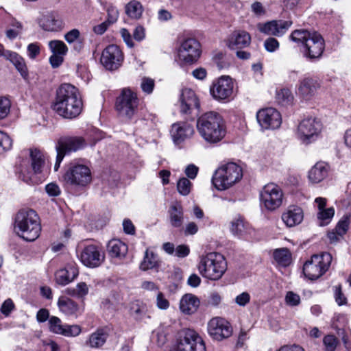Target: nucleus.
Instances as JSON below:
<instances>
[{"label": "nucleus", "mask_w": 351, "mask_h": 351, "mask_svg": "<svg viewBox=\"0 0 351 351\" xmlns=\"http://www.w3.org/2000/svg\"><path fill=\"white\" fill-rule=\"evenodd\" d=\"M234 82L228 75H223L215 80L210 87V93L213 97L218 101L229 99L232 93Z\"/></svg>", "instance_id": "15"}, {"label": "nucleus", "mask_w": 351, "mask_h": 351, "mask_svg": "<svg viewBox=\"0 0 351 351\" xmlns=\"http://www.w3.org/2000/svg\"><path fill=\"white\" fill-rule=\"evenodd\" d=\"M141 87L144 93L150 94L152 93L154 87V80L152 78L144 77L142 79Z\"/></svg>", "instance_id": "55"}, {"label": "nucleus", "mask_w": 351, "mask_h": 351, "mask_svg": "<svg viewBox=\"0 0 351 351\" xmlns=\"http://www.w3.org/2000/svg\"><path fill=\"white\" fill-rule=\"evenodd\" d=\"M88 290L87 285L81 282L77 283L75 287L66 288L64 293L74 298L82 299L88 293Z\"/></svg>", "instance_id": "40"}, {"label": "nucleus", "mask_w": 351, "mask_h": 351, "mask_svg": "<svg viewBox=\"0 0 351 351\" xmlns=\"http://www.w3.org/2000/svg\"><path fill=\"white\" fill-rule=\"evenodd\" d=\"M123 59V53L119 47L110 45L102 51L101 62L106 69L114 71L121 65Z\"/></svg>", "instance_id": "17"}, {"label": "nucleus", "mask_w": 351, "mask_h": 351, "mask_svg": "<svg viewBox=\"0 0 351 351\" xmlns=\"http://www.w3.org/2000/svg\"><path fill=\"white\" fill-rule=\"evenodd\" d=\"M12 140L5 132L0 131V155L11 149Z\"/></svg>", "instance_id": "45"}, {"label": "nucleus", "mask_w": 351, "mask_h": 351, "mask_svg": "<svg viewBox=\"0 0 351 351\" xmlns=\"http://www.w3.org/2000/svg\"><path fill=\"white\" fill-rule=\"evenodd\" d=\"M285 301L289 306H298L300 303V297L293 291H288L285 296Z\"/></svg>", "instance_id": "56"}, {"label": "nucleus", "mask_w": 351, "mask_h": 351, "mask_svg": "<svg viewBox=\"0 0 351 351\" xmlns=\"http://www.w3.org/2000/svg\"><path fill=\"white\" fill-rule=\"evenodd\" d=\"M82 263L87 267L95 268L104 262V254L95 245L85 246L78 255Z\"/></svg>", "instance_id": "19"}, {"label": "nucleus", "mask_w": 351, "mask_h": 351, "mask_svg": "<svg viewBox=\"0 0 351 351\" xmlns=\"http://www.w3.org/2000/svg\"><path fill=\"white\" fill-rule=\"evenodd\" d=\"M130 311L134 318L140 321L146 316L147 306L143 302L136 300L132 303Z\"/></svg>", "instance_id": "41"}, {"label": "nucleus", "mask_w": 351, "mask_h": 351, "mask_svg": "<svg viewBox=\"0 0 351 351\" xmlns=\"http://www.w3.org/2000/svg\"><path fill=\"white\" fill-rule=\"evenodd\" d=\"M191 186L192 184L189 179L182 178L177 183V189L180 195L186 196L189 194Z\"/></svg>", "instance_id": "47"}, {"label": "nucleus", "mask_w": 351, "mask_h": 351, "mask_svg": "<svg viewBox=\"0 0 351 351\" xmlns=\"http://www.w3.org/2000/svg\"><path fill=\"white\" fill-rule=\"evenodd\" d=\"M180 112L182 115H192L194 111L199 112V102L195 92L190 88H184L179 99Z\"/></svg>", "instance_id": "21"}, {"label": "nucleus", "mask_w": 351, "mask_h": 351, "mask_svg": "<svg viewBox=\"0 0 351 351\" xmlns=\"http://www.w3.org/2000/svg\"><path fill=\"white\" fill-rule=\"evenodd\" d=\"M64 58L63 56L53 53L49 58V62L53 68H57L62 64Z\"/></svg>", "instance_id": "64"}, {"label": "nucleus", "mask_w": 351, "mask_h": 351, "mask_svg": "<svg viewBox=\"0 0 351 351\" xmlns=\"http://www.w3.org/2000/svg\"><path fill=\"white\" fill-rule=\"evenodd\" d=\"M290 38L293 42L302 45V54L306 59L315 61L322 58L325 49V41L318 32L296 29L291 34Z\"/></svg>", "instance_id": "3"}, {"label": "nucleus", "mask_w": 351, "mask_h": 351, "mask_svg": "<svg viewBox=\"0 0 351 351\" xmlns=\"http://www.w3.org/2000/svg\"><path fill=\"white\" fill-rule=\"evenodd\" d=\"M327 199L324 197H319L315 198V204H316L318 212L317 214L319 226H324L328 225L332 220L335 215V209L333 207L326 208Z\"/></svg>", "instance_id": "25"}, {"label": "nucleus", "mask_w": 351, "mask_h": 351, "mask_svg": "<svg viewBox=\"0 0 351 351\" xmlns=\"http://www.w3.org/2000/svg\"><path fill=\"white\" fill-rule=\"evenodd\" d=\"M323 344L324 346V351H335L337 345L339 344L338 339L332 335H326L323 339Z\"/></svg>", "instance_id": "46"}, {"label": "nucleus", "mask_w": 351, "mask_h": 351, "mask_svg": "<svg viewBox=\"0 0 351 351\" xmlns=\"http://www.w3.org/2000/svg\"><path fill=\"white\" fill-rule=\"evenodd\" d=\"M49 47L52 53L64 56L68 51V47L64 42L54 40L49 43Z\"/></svg>", "instance_id": "43"}, {"label": "nucleus", "mask_w": 351, "mask_h": 351, "mask_svg": "<svg viewBox=\"0 0 351 351\" xmlns=\"http://www.w3.org/2000/svg\"><path fill=\"white\" fill-rule=\"evenodd\" d=\"M197 130L201 137L210 144L220 142L226 134L223 119L213 111L206 112L197 119Z\"/></svg>", "instance_id": "2"}, {"label": "nucleus", "mask_w": 351, "mask_h": 351, "mask_svg": "<svg viewBox=\"0 0 351 351\" xmlns=\"http://www.w3.org/2000/svg\"><path fill=\"white\" fill-rule=\"evenodd\" d=\"M169 221L174 228H180L183 223L184 211L180 204L176 202L172 204L169 210Z\"/></svg>", "instance_id": "33"}, {"label": "nucleus", "mask_w": 351, "mask_h": 351, "mask_svg": "<svg viewBox=\"0 0 351 351\" xmlns=\"http://www.w3.org/2000/svg\"><path fill=\"white\" fill-rule=\"evenodd\" d=\"M256 119L263 130H275L282 123L280 112L274 108H266L258 110L256 113Z\"/></svg>", "instance_id": "18"}, {"label": "nucleus", "mask_w": 351, "mask_h": 351, "mask_svg": "<svg viewBox=\"0 0 351 351\" xmlns=\"http://www.w3.org/2000/svg\"><path fill=\"white\" fill-rule=\"evenodd\" d=\"M138 99L136 94L130 88L122 90L117 98L116 109L120 117L131 119L137 112Z\"/></svg>", "instance_id": "10"}, {"label": "nucleus", "mask_w": 351, "mask_h": 351, "mask_svg": "<svg viewBox=\"0 0 351 351\" xmlns=\"http://www.w3.org/2000/svg\"><path fill=\"white\" fill-rule=\"evenodd\" d=\"M201 53L200 43L192 38L184 39L178 49L179 59L186 64H193L197 62Z\"/></svg>", "instance_id": "14"}, {"label": "nucleus", "mask_w": 351, "mask_h": 351, "mask_svg": "<svg viewBox=\"0 0 351 351\" xmlns=\"http://www.w3.org/2000/svg\"><path fill=\"white\" fill-rule=\"evenodd\" d=\"M15 228L17 234L24 240L35 241L41 230L39 217L36 211L32 209L19 210L15 219Z\"/></svg>", "instance_id": "4"}, {"label": "nucleus", "mask_w": 351, "mask_h": 351, "mask_svg": "<svg viewBox=\"0 0 351 351\" xmlns=\"http://www.w3.org/2000/svg\"><path fill=\"white\" fill-rule=\"evenodd\" d=\"M276 23L277 25L276 36H282L284 35L292 25L291 21L276 20Z\"/></svg>", "instance_id": "49"}, {"label": "nucleus", "mask_w": 351, "mask_h": 351, "mask_svg": "<svg viewBox=\"0 0 351 351\" xmlns=\"http://www.w3.org/2000/svg\"><path fill=\"white\" fill-rule=\"evenodd\" d=\"M322 130L321 123L315 118L309 117L303 119L298 127V136L304 144L315 141Z\"/></svg>", "instance_id": "13"}, {"label": "nucleus", "mask_w": 351, "mask_h": 351, "mask_svg": "<svg viewBox=\"0 0 351 351\" xmlns=\"http://www.w3.org/2000/svg\"><path fill=\"white\" fill-rule=\"evenodd\" d=\"M14 308V304L11 299L5 300L1 305V312L5 316L10 315Z\"/></svg>", "instance_id": "59"}, {"label": "nucleus", "mask_w": 351, "mask_h": 351, "mask_svg": "<svg viewBox=\"0 0 351 351\" xmlns=\"http://www.w3.org/2000/svg\"><path fill=\"white\" fill-rule=\"evenodd\" d=\"M83 103L79 90L71 84H62L56 90L53 110L65 119L77 117L82 112Z\"/></svg>", "instance_id": "1"}, {"label": "nucleus", "mask_w": 351, "mask_h": 351, "mask_svg": "<svg viewBox=\"0 0 351 351\" xmlns=\"http://www.w3.org/2000/svg\"><path fill=\"white\" fill-rule=\"evenodd\" d=\"M350 224V215H343L338 221L335 230L337 231V234L343 237L347 232Z\"/></svg>", "instance_id": "44"}, {"label": "nucleus", "mask_w": 351, "mask_h": 351, "mask_svg": "<svg viewBox=\"0 0 351 351\" xmlns=\"http://www.w3.org/2000/svg\"><path fill=\"white\" fill-rule=\"evenodd\" d=\"M283 199L281 188L274 183H269L263 186L260 193L261 202L268 210H274L279 208Z\"/></svg>", "instance_id": "12"}, {"label": "nucleus", "mask_w": 351, "mask_h": 351, "mask_svg": "<svg viewBox=\"0 0 351 351\" xmlns=\"http://www.w3.org/2000/svg\"><path fill=\"white\" fill-rule=\"evenodd\" d=\"M108 252L112 257L123 258L128 252V245L119 239H112L108 243Z\"/></svg>", "instance_id": "32"}, {"label": "nucleus", "mask_w": 351, "mask_h": 351, "mask_svg": "<svg viewBox=\"0 0 351 351\" xmlns=\"http://www.w3.org/2000/svg\"><path fill=\"white\" fill-rule=\"evenodd\" d=\"M273 256L276 262L282 267L289 265L291 262V254L287 248L275 250Z\"/></svg>", "instance_id": "39"}, {"label": "nucleus", "mask_w": 351, "mask_h": 351, "mask_svg": "<svg viewBox=\"0 0 351 351\" xmlns=\"http://www.w3.org/2000/svg\"><path fill=\"white\" fill-rule=\"evenodd\" d=\"M10 109V101L5 97L0 98V119L7 117Z\"/></svg>", "instance_id": "52"}, {"label": "nucleus", "mask_w": 351, "mask_h": 351, "mask_svg": "<svg viewBox=\"0 0 351 351\" xmlns=\"http://www.w3.org/2000/svg\"><path fill=\"white\" fill-rule=\"evenodd\" d=\"M49 329L51 332L61 335L64 329V325L62 324L60 319L57 317L52 316L49 320Z\"/></svg>", "instance_id": "48"}, {"label": "nucleus", "mask_w": 351, "mask_h": 351, "mask_svg": "<svg viewBox=\"0 0 351 351\" xmlns=\"http://www.w3.org/2000/svg\"><path fill=\"white\" fill-rule=\"evenodd\" d=\"M276 20L271 21L261 25L259 30L264 34L276 36Z\"/></svg>", "instance_id": "50"}, {"label": "nucleus", "mask_w": 351, "mask_h": 351, "mask_svg": "<svg viewBox=\"0 0 351 351\" xmlns=\"http://www.w3.org/2000/svg\"><path fill=\"white\" fill-rule=\"evenodd\" d=\"M264 47L268 52L271 53L278 49L280 44L276 38L269 37L265 40Z\"/></svg>", "instance_id": "54"}, {"label": "nucleus", "mask_w": 351, "mask_h": 351, "mask_svg": "<svg viewBox=\"0 0 351 351\" xmlns=\"http://www.w3.org/2000/svg\"><path fill=\"white\" fill-rule=\"evenodd\" d=\"M199 304L197 296L191 293L185 294L180 300V309L182 313L191 315L197 311Z\"/></svg>", "instance_id": "30"}, {"label": "nucleus", "mask_w": 351, "mask_h": 351, "mask_svg": "<svg viewBox=\"0 0 351 351\" xmlns=\"http://www.w3.org/2000/svg\"><path fill=\"white\" fill-rule=\"evenodd\" d=\"M193 134V127L187 123L179 122L171 126V134L173 142L177 145L191 138Z\"/></svg>", "instance_id": "22"}, {"label": "nucleus", "mask_w": 351, "mask_h": 351, "mask_svg": "<svg viewBox=\"0 0 351 351\" xmlns=\"http://www.w3.org/2000/svg\"><path fill=\"white\" fill-rule=\"evenodd\" d=\"M108 337V333L104 329H98L90 335L86 344L93 348H101L106 343Z\"/></svg>", "instance_id": "36"}, {"label": "nucleus", "mask_w": 351, "mask_h": 351, "mask_svg": "<svg viewBox=\"0 0 351 351\" xmlns=\"http://www.w3.org/2000/svg\"><path fill=\"white\" fill-rule=\"evenodd\" d=\"M45 190L49 196L56 197L58 196L60 193V189L59 186L56 183H49L46 185Z\"/></svg>", "instance_id": "61"}, {"label": "nucleus", "mask_w": 351, "mask_h": 351, "mask_svg": "<svg viewBox=\"0 0 351 351\" xmlns=\"http://www.w3.org/2000/svg\"><path fill=\"white\" fill-rule=\"evenodd\" d=\"M64 39L69 44L75 43L81 39L80 32L77 29H73L64 35Z\"/></svg>", "instance_id": "57"}, {"label": "nucleus", "mask_w": 351, "mask_h": 351, "mask_svg": "<svg viewBox=\"0 0 351 351\" xmlns=\"http://www.w3.org/2000/svg\"><path fill=\"white\" fill-rule=\"evenodd\" d=\"M335 298L336 302L339 305H343L346 304L347 302V298L344 295V294L341 291V285H338L335 287Z\"/></svg>", "instance_id": "58"}, {"label": "nucleus", "mask_w": 351, "mask_h": 351, "mask_svg": "<svg viewBox=\"0 0 351 351\" xmlns=\"http://www.w3.org/2000/svg\"><path fill=\"white\" fill-rule=\"evenodd\" d=\"M31 165L27 160H23L16 169L19 178L23 182L31 184L36 182L35 175L41 173L45 164L43 154L37 149H30Z\"/></svg>", "instance_id": "8"}, {"label": "nucleus", "mask_w": 351, "mask_h": 351, "mask_svg": "<svg viewBox=\"0 0 351 351\" xmlns=\"http://www.w3.org/2000/svg\"><path fill=\"white\" fill-rule=\"evenodd\" d=\"M320 88L318 80L312 77H305L299 82L298 93L305 99L313 97Z\"/></svg>", "instance_id": "23"}, {"label": "nucleus", "mask_w": 351, "mask_h": 351, "mask_svg": "<svg viewBox=\"0 0 351 351\" xmlns=\"http://www.w3.org/2000/svg\"><path fill=\"white\" fill-rule=\"evenodd\" d=\"M173 351H206V346L195 330L186 329L180 333L178 343Z\"/></svg>", "instance_id": "11"}, {"label": "nucleus", "mask_w": 351, "mask_h": 351, "mask_svg": "<svg viewBox=\"0 0 351 351\" xmlns=\"http://www.w3.org/2000/svg\"><path fill=\"white\" fill-rule=\"evenodd\" d=\"M208 332L213 339L221 341L232 335V328L226 319L216 317L208 323Z\"/></svg>", "instance_id": "20"}, {"label": "nucleus", "mask_w": 351, "mask_h": 351, "mask_svg": "<svg viewBox=\"0 0 351 351\" xmlns=\"http://www.w3.org/2000/svg\"><path fill=\"white\" fill-rule=\"evenodd\" d=\"M108 19L107 21L110 25L117 21L119 17V12L117 9L114 7H110L108 8Z\"/></svg>", "instance_id": "62"}, {"label": "nucleus", "mask_w": 351, "mask_h": 351, "mask_svg": "<svg viewBox=\"0 0 351 351\" xmlns=\"http://www.w3.org/2000/svg\"><path fill=\"white\" fill-rule=\"evenodd\" d=\"M81 332V328L77 325L65 324L61 335L66 337H75Z\"/></svg>", "instance_id": "51"}, {"label": "nucleus", "mask_w": 351, "mask_h": 351, "mask_svg": "<svg viewBox=\"0 0 351 351\" xmlns=\"http://www.w3.org/2000/svg\"><path fill=\"white\" fill-rule=\"evenodd\" d=\"M58 306L60 311L66 315H73L78 310V304L66 296H60L58 301Z\"/></svg>", "instance_id": "34"}, {"label": "nucleus", "mask_w": 351, "mask_h": 351, "mask_svg": "<svg viewBox=\"0 0 351 351\" xmlns=\"http://www.w3.org/2000/svg\"><path fill=\"white\" fill-rule=\"evenodd\" d=\"M40 27L46 31L56 32L60 30L64 25L61 17L55 12L45 14L40 19Z\"/></svg>", "instance_id": "26"}, {"label": "nucleus", "mask_w": 351, "mask_h": 351, "mask_svg": "<svg viewBox=\"0 0 351 351\" xmlns=\"http://www.w3.org/2000/svg\"><path fill=\"white\" fill-rule=\"evenodd\" d=\"M63 180L66 186L75 191H84L92 182L90 168L83 164H71L66 169Z\"/></svg>", "instance_id": "6"}, {"label": "nucleus", "mask_w": 351, "mask_h": 351, "mask_svg": "<svg viewBox=\"0 0 351 351\" xmlns=\"http://www.w3.org/2000/svg\"><path fill=\"white\" fill-rule=\"evenodd\" d=\"M86 145L81 136H66L60 138L56 145L58 160H62L64 156L83 149Z\"/></svg>", "instance_id": "16"}, {"label": "nucleus", "mask_w": 351, "mask_h": 351, "mask_svg": "<svg viewBox=\"0 0 351 351\" xmlns=\"http://www.w3.org/2000/svg\"><path fill=\"white\" fill-rule=\"evenodd\" d=\"M276 101L282 105L286 106L291 104L293 100V95L289 88H283L277 89L276 93Z\"/></svg>", "instance_id": "42"}, {"label": "nucleus", "mask_w": 351, "mask_h": 351, "mask_svg": "<svg viewBox=\"0 0 351 351\" xmlns=\"http://www.w3.org/2000/svg\"><path fill=\"white\" fill-rule=\"evenodd\" d=\"M251 36L245 31L233 32L227 39L226 45L232 50L241 49L250 45Z\"/></svg>", "instance_id": "24"}, {"label": "nucleus", "mask_w": 351, "mask_h": 351, "mask_svg": "<svg viewBox=\"0 0 351 351\" xmlns=\"http://www.w3.org/2000/svg\"><path fill=\"white\" fill-rule=\"evenodd\" d=\"M78 274V269L75 266L67 265L65 268L56 271L55 274L56 282L60 285H66L73 281Z\"/></svg>", "instance_id": "28"}, {"label": "nucleus", "mask_w": 351, "mask_h": 351, "mask_svg": "<svg viewBox=\"0 0 351 351\" xmlns=\"http://www.w3.org/2000/svg\"><path fill=\"white\" fill-rule=\"evenodd\" d=\"M250 300V295L247 292H243L238 295L235 298V302L241 306H245Z\"/></svg>", "instance_id": "63"}, {"label": "nucleus", "mask_w": 351, "mask_h": 351, "mask_svg": "<svg viewBox=\"0 0 351 351\" xmlns=\"http://www.w3.org/2000/svg\"><path fill=\"white\" fill-rule=\"evenodd\" d=\"M156 306L158 308L162 310L167 309L169 306V302L165 298L162 293L159 292L156 297Z\"/></svg>", "instance_id": "60"}, {"label": "nucleus", "mask_w": 351, "mask_h": 351, "mask_svg": "<svg viewBox=\"0 0 351 351\" xmlns=\"http://www.w3.org/2000/svg\"><path fill=\"white\" fill-rule=\"evenodd\" d=\"M8 56V59L7 60H9L11 63L13 64L16 70L20 73L21 75L24 79H27L29 73L24 58L14 51L12 53H9Z\"/></svg>", "instance_id": "35"}, {"label": "nucleus", "mask_w": 351, "mask_h": 351, "mask_svg": "<svg viewBox=\"0 0 351 351\" xmlns=\"http://www.w3.org/2000/svg\"><path fill=\"white\" fill-rule=\"evenodd\" d=\"M304 217L303 210L295 206L289 207L287 210L282 213V219L288 227H293L300 224Z\"/></svg>", "instance_id": "27"}, {"label": "nucleus", "mask_w": 351, "mask_h": 351, "mask_svg": "<svg viewBox=\"0 0 351 351\" xmlns=\"http://www.w3.org/2000/svg\"><path fill=\"white\" fill-rule=\"evenodd\" d=\"M40 53V45L38 43H32L27 45V53L30 59H35Z\"/></svg>", "instance_id": "53"}, {"label": "nucleus", "mask_w": 351, "mask_h": 351, "mask_svg": "<svg viewBox=\"0 0 351 351\" xmlns=\"http://www.w3.org/2000/svg\"><path fill=\"white\" fill-rule=\"evenodd\" d=\"M328 169V165L326 162H317L308 171L309 181L314 184L321 182L327 177Z\"/></svg>", "instance_id": "29"}, {"label": "nucleus", "mask_w": 351, "mask_h": 351, "mask_svg": "<svg viewBox=\"0 0 351 351\" xmlns=\"http://www.w3.org/2000/svg\"><path fill=\"white\" fill-rule=\"evenodd\" d=\"M197 269L204 278L210 280H217L226 271L227 263L222 254L211 252L200 257Z\"/></svg>", "instance_id": "5"}, {"label": "nucleus", "mask_w": 351, "mask_h": 351, "mask_svg": "<svg viewBox=\"0 0 351 351\" xmlns=\"http://www.w3.org/2000/svg\"><path fill=\"white\" fill-rule=\"evenodd\" d=\"M332 260V255L328 252L313 255L311 259L304 264V276L312 280L320 278L328 270Z\"/></svg>", "instance_id": "9"}, {"label": "nucleus", "mask_w": 351, "mask_h": 351, "mask_svg": "<svg viewBox=\"0 0 351 351\" xmlns=\"http://www.w3.org/2000/svg\"><path fill=\"white\" fill-rule=\"evenodd\" d=\"M230 223V232L234 236L243 237L250 233L251 228L241 216L234 218Z\"/></svg>", "instance_id": "31"}, {"label": "nucleus", "mask_w": 351, "mask_h": 351, "mask_svg": "<svg viewBox=\"0 0 351 351\" xmlns=\"http://www.w3.org/2000/svg\"><path fill=\"white\" fill-rule=\"evenodd\" d=\"M126 14L132 19H138L141 17L143 7L141 3L137 0H132L125 5Z\"/></svg>", "instance_id": "37"}, {"label": "nucleus", "mask_w": 351, "mask_h": 351, "mask_svg": "<svg viewBox=\"0 0 351 351\" xmlns=\"http://www.w3.org/2000/svg\"><path fill=\"white\" fill-rule=\"evenodd\" d=\"M159 266L157 256L148 249L146 250L143 261L141 263L140 269L146 271L148 269L157 268Z\"/></svg>", "instance_id": "38"}, {"label": "nucleus", "mask_w": 351, "mask_h": 351, "mask_svg": "<svg viewBox=\"0 0 351 351\" xmlns=\"http://www.w3.org/2000/svg\"><path fill=\"white\" fill-rule=\"evenodd\" d=\"M242 177L241 167L234 162H228L215 171L212 182L217 190L224 191L238 182Z\"/></svg>", "instance_id": "7"}]
</instances>
